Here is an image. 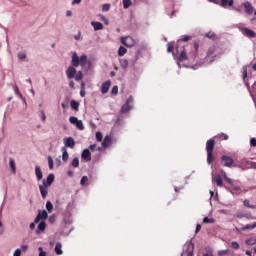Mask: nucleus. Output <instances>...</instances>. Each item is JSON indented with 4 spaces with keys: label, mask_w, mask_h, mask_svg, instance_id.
<instances>
[{
    "label": "nucleus",
    "mask_w": 256,
    "mask_h": 256,
    "mask_svg": "<svg viewBox=\"0 0 256 256\" xmlns=\"http://www.w3.org/2000/svg\"><path fill=\"white\" fill-rule=\"evenodd\" d=\"M120 67L122 69H127V67H129V60L125 58L120 59Z\"/></svg>",
    "instance_id": "obj_25"
},
{
    "label": "nucleus",
    "mask_w": 256,
    "mask_h": 256,
    "mask_svg": "<svg viewBox=\"0 0 256 256\" xmlns=\"http://www.w3.org/2000/svg\"><path fill=\"white\" fill-rule=\"evenodd\" d=\"M110 87H111V82L109 80L104 82L101 86L102 95H105V94L109 93Z\"/></svg>",
    "instance_id": "obj_14"
},
{
    "label": "nucleus",
    "mask_w": 256,
    "mask_h": 256,
    "mask_svg": "<svg viewBox=\"0 0 256 256\" xmlns=\"http://www.w3.org/2000/svg\"><path fill=\"white\" fill-rule=\"evenodd\" d=\"M61 247H63L61 242H57L56 245H55V253H56V255H63V250L61 249Z\"/></svg>",
    "instance_id": "obj_24"
},
{
    "label": "nucleus",
    "mask_w": 256,
    "mask_h": 256,
    "mask_svg": "<svg viewBox=\"0 0 256 256\" xmlns=\"http://www.w3.org/2000/svg\"><path fill=\"white\" fill-rule=\"evenodd\" d=\"M64 145L65 147L73 149L75 147V139H73V137L64 138Z\"/></svg>",
    "instance_id": "obj_11"
},
{
    "label": "nucleus",
    "mask_w": 256,
    "mask_h": 256,
    "mask_svg": "<svg viewBox=\"0 0 256 256\" xmlns=\"http://www.w3.org/2000/svg\"><path fill=\"white\" fill-rule=\"evenodd\" d=\"M61 151H62V160H63L64 162L69 161V153L67 152V148L62 147V148H61Z\"/></svg>",
    "instance_id": "obj_23"
},
{
    "label": "nucleus",
    "mask_w": 256,
    "mask_h": 256,
    "mask_svg": "<svg viewBox=\"0 0 256 256\" xmlns=\"http://www.w3.org/2000/svg\"><path fill=\"white\" fill-rule=\"evenodd\" d=\"M227 253H229V250H219L218 251L219 256L227 255Z\"/></svg>",
    "instance_id": "obj_52"
},
{
    "label": "nucleus",
    "mask_w": 256,
    "mask_h": 256,
    "mask_svg": "<svg viewBox=\"0 0 256 256\" xmlns=\"http://www.w3.org/2000/svg\"><path fill=\"white\" fill-rule=\"evenodd\" d=\"M214 149H215V140L213 138H210L206 142V153H213Z\"/></svg>",
    "instance_id": "obj_8"
},
{
    "label": "nucleus",
    "mask_w": 256,
    "mask_h": 256,
    "mask_svg": "<svg viewBox=\"0 0 256 256\" xmlns=\"http://www.w3.org/2000/svg\"><path fill=\"white\" fill-rule=\"evenodd\" d=\"M46 209L48 213H51V211H53V203H51V201L46 202Z\"/></svg>",
    "instance_id": "obj_35"
},
{
    "label": "nucleus",
    "mask_w": 256,
    "mask_h": 256,
    "mask_svg": "<svg viewBox=\"0 0 256 256\" xmlns=\"http://www.w3.org/2000/svg\"><path fill=\"white\" fill-rule=\"evenodd\" d=\"M133 96H129L126 103L121 107L120 113H129L133 109Z\"/></svg>",
    "instance_id": "obj_3"
},
{
    "label": "nucleus",
    "mask_w": 256,
    "mask_h": 256,
    "mask_svg": "<svg viewBox=\"0 0 256 256\" xmlns=\"http://www.w3.org/2000/svg\"><path fill=\"white\" fill-rule=\"evenodd\" d=\"M234 3V0H220V2H216V5H220V7H223L225 9L227 7H233Z\"/></svg>",
    "instance_id": "obj_9"
},
{
    "label": "nucleus",
    "mask_w": 256,
    "mask_h": 256,
    "mask_svg": "<svg viewBox=\"0 0 256 256\" xmlns=\"http://www.w3.org/2000/svg\"><path fill=\"white\" fill-rule=\"evenodd\" d=\"M89 149H90L91 151H95V149H97V144H92V145H90V146H89Z\"/></svg>",
    "instance_id": "obj_58"
},
{
    "label": "nucleus",
    "mask_w": 256,
    "mask_h": 256,
    "mask_svg": "<svg viewBox=\"0 0 256 256\" xmlns=\"http://www.w3.org/2000/svg\"><path fill=\"white\" fill-rule=\"evenodd\" d=\"M203 223H215L214 218L204 217Z\"/></svg>",
    "instance_id": "obj_40"
},
{
    "label": "nucleus",
    "mask_w": 256,
    "mask_h": 256,
    "mask_svg": "<svg viewBox=\"0 0 256 256\" xmlns=\"http://www.w3.org/2000/svg\"><path fill=\"white\" fill-rule=\"evenodd\" d=\"M48 165L49 169H53V158H51V156L48 157Z\"/></svg>",
    "instance_id": "obj_50"
},
{
    "label": "nucleus",
    "mask_w": 256,
    "mask_h": 256,
    "mask_svg": "<svg viewBox=\"0 0 256 256\" xmlns=\"http://www.w3.org/2000/svg\"><path fill=\"white\" fill-rule=\"evenodd\" d=\"M47 217H49V215L47 214V211L38 210V215L36 216L34 223H39L40 221H47Z\"/></svg>",
    "instance_id": "obj_6"
},
{
    "label": "nucleus",
    "mask_w": 256,
    "mask_h": 256,
    "mask_svg": "<svg viewBox=\"0 0 256 256\" xmlns=\"http://www.w3.org/2000/svg\"><path fill=\"white\" fill-rule=\"evenodd\" d=\"M205 37H207L208 39L215 40L216 35L213 32H208V33L205 34Z\"/></svg>",
    "instance_id": "obj_38"
},
{
    "label": "nucleus",
    "mask_w": 256,
    "mask_h": 256,
    "mask_svg": "<svg viewBox=\"0 0 256 256\" xmlns=\"http://www.w3.org/2000/svg\"><path fill=\"white\" fill-rule=\"evenodd\" d=\"M89 181V178L87 176H83L80 180L81 185H85Z\"/></svg>",
    "instance_id": "obj_43"
},
{
    "label": "nucleus",
    "mask_w": 256,
    "mask_h": 256,
    "mask_svg": "<svg viewBox=\"0 0 256 256\" xmlns=\"http://www.w3.org/2000/svg\"><path fill=\"white\" fill-rule=\"evenodd\" d=\"M223 177H224V180L226 182H228L229 185H233V180H231V178L227 177V174H224Z\"/></svg>",
    "instance_id": "obj_45"
},
{
    "label": "nucleus",
    "mask_w": 256,
    "mask_h": 256,
    "mask_svg": "<svg viewBox=\"0 0 256 256\" xmlns=\"http://www.w3.org/2000/svg\"><path fill=\"white\" fill-rule=\"evenodd\" d=\"M121 43L122 45H125V47H134L136 44L135 39L131 36H123L121 37Z\"/></svg>",
    "instance_id": "obj_5"
},
{
    "label": "nucleus",
    "mask_w": 256,
    "mask_h": 256,
    "mask_svg": "<svg viewBox=\"0 0 256 256\" xmlns=\"http://www.w3.org/2000/svg\"><path fill=\"white\" fill-rule=\"evenodd\" d=\"M9 167L13 175H15L17 173V166L15 165V160L13 158H10Z\"/></svg>",
    "instance_id": "obj_20"
},
{
    "label": "nucleus",
    "mask_w": 256,
    "mask_h": 256,
    "mask_svg": "<svg viewBox=\"0 0 256 256\" xmlns=\"http://www.w3.org/2000/svg\"><path fill=\"white\" fill-rule=\"evenodd\" d=\"M13 256H21V249H16Z\"/></svg>",
    "instance_id": "obj_55"
},
{
    "label": "nucleus",
    "mask_w": 256,
    "mask_h": 256,
    "mask_svg": "<svg viewBox=\"0 0 256 256\" xmlns=\"http://www.w3.org/2000/svg\"><path fill=\"white\" fill-rule=\"evenodd\" d=\"M199 231H201V225H200V224H197V225H196L195 233H199Z\"/></svg>",
    "instance_id": "obj_60"
},
{
    "label": "nucleus",
    "mask_w": 256,
    "mask_h": 256,
    "mask_svg": "<svg viewBox=\"0 0 256 256\" xmlns=\"http://www.w3.org/2000/svg\"><path fill=\"white\" fill-rule=\"evenodd\" d=\"M244 165H246L247 169H256V162L246 160L241 163V167Z\"/></svg>",
    "instance_id": "obj_17"
},
{
    "label": "nucleus",
    "mask_w": 256,
    "mask_h": 256,
    "mask_svg": "<svg viewBox=\"0 0 256 256\" xmlns=\"http://www.w3.org/2000/svg\"><path fill=\"white\" fill-rule=\"evenodd\" d=\"M53 181H55V175L49 174L46 180H43L42 185H39V191L42 195V199H45L49 194V186L53 185Z\"/></svg>",
    "instance_id": "obj_2"
},
{
    "label": "nucleus",
    "mask_w": 256,
    "mask_h": 256,
    "mask_svg": "<svg viewBox=\"0 0 256 256\" xmlns=\"http://www.w3.org/2000/svg\"><path fill=\"white\" fill-rule=\"evenodd\" d=\"M125 53H127V48L120 46L118 49V55L119 57H123V55H125Z\"/></svg>",
    "instance_id": "obj_32"
},
{
    "label": "nucleus",
    "mask_w": 256,
    "mask_h": 256,
    "mask_svg": "<svg viewBox=\"0 0 256 256\" xmlns=\"http://www.w3.org/2000/svg\"><path fill=\"white\" fill-rule=\"evenodd\" d=\"M85 67L87 65V55H82L79 57L77 52H73L71 65L66 69V77L67 79H75V75L77 73V67Z\"/></svg>",
    "instance_id": "obj_1"
},
{
    "label": "nucleus",
    "mask_w": 256,
    "mask_h": 256,
    "mask_svg": "<svg viewBox=\"0 0 256 256\" xmlns=\"http://www.w3.org/2000/svg\"><path fill=\"white\" fill-rule=\"evenodd\" d=\"M92 27L94 28V31H101L103 30V24L101 22H91Z\"/></svg>",
    "instance_id": "obj_19"
},
{
    "label": "nucleus",
    "mask_w": 256,
    "mask_h": 256,
    "mask_svg": "<svg viewBox=\"0 0 256 256\" xmlns=\"http://www.w3.org/2000/svg\"><path fill=\"white\" fill-rule=\"evenodd\" d=\"M35 175H36L37 181H41V179H43V171H41V167L39 166L35 167Z\"/></svg>",
    "instance_id": "obj_18"
},
{
    "label": "nucleus",
    "mask_w": 256,
    "mask_h": 256,
    "mask_svg": "<svg viewBox=\"0 0 256 256\" xmlns=\"http://www.w3.org/2000/svg\"><path fill=\"white\" fill-rule=\"evenodd\" d=\"M243 7L246 9V13L247 15H253V5L251 4V2L246 1L243 3Z\"/></svg>",
    "instance_id": "obj_13"
},
{
    "label": "nucleus",
    "mask_w": 256,
    "mask_h": 256,
    "mask_svg": "<svg viewBox=\"0 0 256 256\" xmlns=\"http://www.w3.org/2000/svg\"><path fill=\"white\" fill-rule=\"evenodd\" d=\"M18 59L20 60L27 59V54H25V52L18 53Z\"/></svg>",
    "instance_id": "obj_42"
},
{
    "label": "nucleus",
    "mask_w": 256,
    "mask_h": 256,
    "mask_svg": "<svg viewBox=\"0 0 256 256\" xmlns=\"http://www.w3.org/2000/svg\"><path fill=\"white\" fill-rule=\"evenodd\" d=\"M111 93L112 95H117V93H119V88L117 86H113Z\"/></svg>",
    "instance_id": "obj_48"
},
{
    "label": "nucleus",
    "mask_w": 256,
    "mask_h": 256,
    "mask_svg": "<svg viewBox=\"0 0 256 256\" xmlns=\"http://www.w3.org/2000/svg\"><path fill=\"white\" fill-rule=\"evenodd\" d=\"M214 181L216 182L217 187H223V178H221V175H217L214 178Z\"/></svg>",
    "instance_id": "obj_26"
},
{
    "label": "nucleus",
    "mask_w": 256,
    "mask_h": 256,
    "mask_svg": "<svg viewBox=\"0 0 256 256\" xmlns=\"http://www.w3.org/2000/svg\"><path fill=\"white\" fill-rule=\"evenodd\" d=\"M187 59H189V58L187 57V52H185V50H183V51L180 53L179 61H187Z\"/></svg>",
    "instance_id": "obj_31"
},
{
    "label": "nucleus",
    "mask_w": 256,
    "mask_h": 256,
    "mask_svg": "<svg viewBox=\"0 0 256 256\" xmlns=\"http://www.w3.org/2000/svg\"><path fill=\"white\" fill-rule=\"evenodd\" d=\"M109 9H111V5L110 4H104L103 6H102V11H109Z\"/></svg>",
    "instance_id": "obj_49"
},
{
    "label": "nucleus",
    "mask_w": 256,
    "mask_h": 256,
    "mask_svg": "<svg viewBox=\"0 0 256 256\" xmlns=\"http://www.w3.org/2000/svg\"><path fill=\"white\" fill-rule=\"evenodd\" d=\"M109 145H111V137L105 136L103 141H102L103 149H107V147H109Z\"/></svg>",
    "instance_id": "obj_22"
},
{
    "label": "nucleus",
    "mask_w": 256,
    "mask_h": 256,
    "mask_svg": "<svg viewBox=\"0 0 256 256\" xmlns=\"http://www.w3.org/2000/svg\"><path fill=\"white\" fill-rule=\"evenodd\" d=\"M173 49H174L173 45L168 44V48H167L168 53H173Z\"/></svg>",
    "instance_id": "obj_56"
},
{
    "label": "nucleus",
    "mask_w": 256,
    "mask_h": 256,
    "mask_svg": "<svg viewBox=\"0 0 256 256\" xmlns=\"http://www.w3.org/2000/svg\"><path fill=\"white\" fill-rule=\"evenodd\" d=\"M190 39H191V37H189V36H183V38L180 39V40L178 41V43H181V41H184L185 43H187V41H189Z\"/></svg>",
    "instance_id": "obj_53"
},
{
    "label": "nucleus",
    "mask_w": 256,
    "mask_h": 256,
    "mask_svg": "<svg viewBox=\"0 0 256 256\" xmlns=\"http://www.w3.org/2000/svg\"><path fill=\"white\" fill-rule=\"evenodd\" d=\"M232 189H233V191H237V192L241 191V187H239V186L232 185Z\"/></svg>",
    "instance_id": "obj_59"
},
{
    "label": "nucleus",
    "mask_w": 256,
    "mask_h": 256,
    "mask_svg": "<svg viewBox=\"0 0 256 256\" xmlns=\"http://www.w3.org/2000/svg\"><path fill=\"white\" fill-rule=\"evenodd\" d=\"M250 145H251V147H256V139L255 138L250 139Z\"/></svg>",
    "instance_id": "obj_54"
},
{
    "label": "nucleus",
    "mask_w": 256,
    "mask_h": 256,
    "mask_svg": "<svg viewBox=\"0 0 256 256\" xmlns=\"http://www.w3.org/2000/svg\"><path fill=\"white\" fill-rule=\"evenodd\" d=\"M131 7V0H123V8L129 9Z\"/></svg>",
    "instance_id": "obj_36"
},
{
    "label": "nucleus",
    "mask_w": 256,
    "mask_h": 256,
    "mask_svg": "<svg viewBox=\"0 0 256 256\" xmlns=\"http://www.w3.org/2000/svg\"><path fill=\"white\" fill-rule=\"evenodd\" d=\"M204 256H213L212 252H207L206 254H204Z\"/></svg>",
    "instance_id": "obj_64"
},
{
    "label": "nucleus",
    "mask_w": 256,
    "mask_h": 256,
    "mask_svg": "<svg viewBox=\"0 0 256 256\" xmlns=\"http://www.w3.org/2000/svg\"><path fill=\"white\" fill-rule=\"evenodd\" d=\"M246 245H256V237L252 236L245 241Z\"/></svg>",
    "instance_id": "obj_29"
},
{
    "label": "nucleus",
    "mask_w": 256,
    "mask_h": 256,
    "mask_svg": "<svg viewBox=\"0 0 256 256\" xmlns=\"http://www.w3.org/2000/svg\"><path fill=\"white\" fill-rule=\"evenodd\" d=\"M74 79L75 81H81L83 79V72L82 71L76 72Z\"/></svg>",
    "instance_id": "obj_33"
},
{
    "label": "nucleus",
    "mask_w": 256,
    "mask_h": 256,
    "mask_svg": "<svg viewBox=\"0 0 256 256\" xmlns=\"http://www.w3.org/2000/svg\"><path fill=\"white\" fill-rule=\"evenodd\" d=\"M242 33H243V35H245L246 37H249V38H255L256 37L255 31H253L249 28H243Z\"/></svg>",
    "instance_id": "obj_15"
},
{
    "label": "nucleus",
    "mask_w": 256,
    "mask_h": 256,
    "mask_svg": "<svg viewBox=\"0 0 256 256\" xmlns=\"http://www.w3.org/2000/svg\"><path fill=\"white\" fill-rule=\"evenodd\" d=\"M96 141L101 143L103 141V134L101 132H96Z\"/></svg>",
    "instance_id": "obj_39"
},
{
    "label": "nucleus",
    "mask_w": 256,
    "mask_h": 256,
    "mask_svg": "<svg viewBox=\"0 0 256 256\" xmlns=\"http://www.w3.org/2000/svg\"><path fill=\"white\" fill-rule=\"evenodd\" d=\"M71 108L74 109V111H79V102L72 100L70 102Z\"/></svg>",
    "instance_id": "obj_30"
},
{
    "label": "nucleus",
    "mask_w": 256,
    "mask_h": 256,
    "mask_svg": "<svg viewBox=\"0 0 256 256\" xmlns=\"http://www.w3.org/2000/svg\"><path fill=\"white\" fill-rule=\"evenodd\" d=\"M69 122L71 123V125H75V127H77L79 131H83L85 129V126L83 125V121L77 119V117L75 116H71L69 118Z\"/></svg>",
    "instance_id": "obj_4"
},
{
    "label": "nucleus",
    "mask_w": 256,
    "mask_h": 256,
    "mask_svg": "<svg viewBox=\"0 0 256 256\" xmlns=\"http://www.w3.org/2000/svg\"><path fill=\"white\" fill-rule=\"evenodd\" d=\"M56 216H55V214H52L51 216H49V218H48V221H49V223H54L55 221H56Z\"/></svg>",
    "instance_id": "obj_47"
},
{
    "label": "nucleus",
    "mask_w": 256,
    "mask_h": 256,
    "mask_svg": "<svg viewBox=\"0 0 256 256\" xmlns=\"http://www.w3.org/2000/svg\"><path fill=\"white\" fill-rule=\"evenodd\" d=\"M72 167H74V168L79 167V158H74L72 160Z\"/></svg>",
    "instance_id": "obj_41"
},
{
    "label": "nucleus",
    "mask_w": 256,
    "mask_h": 256,
    "mask_svg": "<svg viewBox=\"0 0 256 256\" xmlns=\"http://www.w3.org/2000/svg\"><path fill=\"white\" fill-rule=\"evenodd\" d=\"M80 97H85V90H80Z\"/></svg>",
    "instance_id": "obj_63"
},
{
    "label": "nucleus",
    "mask_w": 256,
    "mask_h": 256,
    "mask_svg": "<svg viewBox=\"0 0 256 256\" xmlns=\"http://www.w3.org/2000/svg\"><path fill=\"white\" fill-rule=\"evenodd\" d=\"M193 45H194V51L188 54L190 59H195L197 57V52L199 51V46H200L199 41H194Z\"/></svg>",
    "instance_id": "obj_12"
},
{
    "label": "nucleus",
    "mask_w": 256,
    "mask_h": 256,
    "mask_svg": "<svg viewBox=\"0 0 256 256\" xmlns=\"http://www.w3.org/2000/svg\"><path fill=\"white\" fill-rule=\"evenodd\" d=\"M215 161V157H213V152H207V163L211 165Z\"/></svg>",
    "instance_id": "obj_28"
},
{
    "label": "nucleus",
    "mask_w": 256,
    "mask_h": 256,
    "mask_svg": "<svg viewBox=\"0 0 256 256\" xmlns=\"http://www.w3.org/2000/svg\"><path fill=\"white\" fill-rule=\"evenodd\" d=\"M100 19H101V21H103L105 23V25H109V19H107V17L101 15Z\"/></svg>",
    "instance_id": "obj_51"
},
{
    "label": "nucleus",
    "mask_w": 256,
    "mask_h": 256,
    "mask_svg": "<svg viewBox=\"0 0 256 256\" xmlns=\"http://www.w3.org/2000/svg\"><path fill=\"white\" fill-rule=\"evenodd\" d=\"M39 117L42 121H46L47 120V116H45V112L40 111L39 112Z\"/></svg>",
    "instance_id": "obj_44"
},
{
    "label": "nucleus",
    "mask_w": 256,
    "mask_h": 256,
    "mask_svg": "<svg viewBox=\"0 0 256 256\" xmlns=\"http://www.w3.org/2000/svg\"><path fill=\"white\" fill-rule=\"evenodd\" d=\"M81 157L88 163V161H91V151H89V149H84L82 151Z\"/></svg>",
    "instance_id": "obj_16"
},
{
    "label": "nucleus",
    "mask_w": 256,
    "mask_h": 256,
    "mask_svg": "<svg viewBox=\"0 0 256 256\" xmlns=\"http://www.w3.org/2000/svg\"><path fill=\"white\" fill-rule=\"evenodd\" d=\"M39 251H40L39 256H46L47 255V253H45V251H43V248L40 247Z\"/></svg>",
    "instance_id": "obj_57"
},
{
    "label": "nucleus",
    "mask_w": 256,
    "mask_h": 256,
    "mask_svg": "<svg viewBox=\"0 0 256 256\" xmlns=\"http://www.w3.org/2000/svg\"><path fill=\"white\" fill-rule=\"evenodd\" d=\"M255 228H256V222H253L252 224H247L246 226L242 227L241 231H247Z\"/></svg>",
    "instance_id": "obj_27"
},
{
    "label": "nucleus",
    "mask_w": 256,
    "mask_h": 256,
    "mask_svg": "<svg viewBox=\"0 0 256 256\" xmlns=\"http://www.w3.org/2000/svg\"><path fill=\"white\" fill-rule=\"evenodd\" d=\"M221 165H223V167H232L233 166V158H231L227 155H223L221 157Z\"/></svg>",
    "instance_id": "obj_7"
},
{
    "label": "nucleus",
    "mask_w": 256,
    "mask_h": 256,
    "mask_svg": "<svg viewBox=\"0 0 256 256\" xmlns=\"http://www.w3.org/2000/svg\"><path fill=\"white\" fill-rule=\"evenodd\" d=\"M13 89H14L15 95H19V97H20L21 99H23V95H21V92H19V87H17V85H14V86H13Z\"/></svg>",
    "instance_id": "obj_37"
},
{
    "label": "nucleus",
    "mask_w": 256,
    "mask_h": 256,
    "mask_svg": "<svg viewBox=\"0 0 256 256\" xmlns=\"http://www.w3.org/2000/svg\"><path fill=\"white\" fill-rule=\"evenodd\" d=\"M193 249H195V245L193 243H188L187 244V250H186V255L187 256H193Z\"/></svg>",
    "instance_id": "obj_21"
},
{
    "label": "nucleus",
    "mask_w": 256,
    "mask_h": 256,
    "mask_svg": "<svg viewBox=\"0 0 256 256\" xmlns=\"http://www.w3.org/2000/svg\"><path fill=\"white\" fill-rule=\"evenodd\" d=\"M244 204V207H248V209H256V206L255 205H251L250 201L249 200H244L243 202Z\"/></svg>",
    "instance_id": "obj_34"
},
{
    "label": "nucleus",
    "mask_w": 256,
    "mask_h": 256,
    "mask_svg": "<svg viewBox=\"0 0 256 256\" xmlns=\"http://www.w3.org/2000/svg\"><path fill=\"white\" fill-rule=\"evenodd\" d=\"M45 229H47V223L41 220L37 226V229L35 230L36 235H39V233H43Z\"/></svg>",
    "instance_id": "obj_10"
},
{
    "label": "nucleus",
    "mask_w": 256,
    "mask_h": 256,
    "mask_svg": "<svg viewBox=\"0 0 256 256\" xmlns=\"http://www.w3.org/2000/svg\"><path fill=\"white\" fill-rule=\"evenodd\" d=\"M231 247L233 248V249H239V242H237V241H233L232 243H231Z\"/></svg>",
    "instance_id": "obj_46"
},
{
    "label": "nucleus",
    "mask_w": 256,
    "mask_h": 256,
    "mask_svg": "<svg viewBox=\"0 0 256 256\" xmlns=\"http://www.w3.org/2000/svg\"><path fill=\"white\" fill-rule=\"evenodd\" d=\"M81 3V0H73L72 5H79Z\"/></svg>",
    "instance_id": "obj_62"
},
{
    "label": "nucleus",
    "mask_w": 256,
    "mask_h": 256,
    "mask_svg": "<svg viewBox=\"0 0 256 256\" xmlns=\"http://www.w3.org/2000/svg\"><path fill=\"white\" fill-rule=\"evenodd\" d=\"M243 79H247V68L243 70Z\"/></svg>",
    "instance_id": "obj_61"
}]
</instances>
